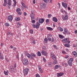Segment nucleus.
Wrapping results in <instances>:
<instances>
[{
	"instance_id": "obj_2",
	"label": "nucleus",
	"mask_w": 77,
	"mask_h": 77,
	"mask_svg": "<svg viewBox=\"0 0 77 77\" xmlns=\"http://www.w3.org/2000/svg\"><path fill=\"white\" fill-rule=\"evenodd\" d=\"M72 62H73V58H71L68 61V64L70 66H72Z\"/></svg>"
},
{
	"instance_id": "obj_25",
	"label": "nucleus",
	"mask_w": 77,
	"mask_h": 77,
	"mask_svg": "<svg viewBox=\"0 0 77 77\" xmlns=\"http://www.w3.org/2000/svg\"><path fill=\"white\" fill-rule=\"evenodd\" d=\"M0 58L2 60H3L4 59V57H3V54H1L0 55Z\"/></svg>"
},
{
	"instance_id": "obj_17",
	"label": "nucleus",
	"mask_w": 77,
	"mask_h": 77,
	"mask_svg": "<svg viewBox=\"0 0 77 77\" xmlns=\"http://www.w3.org/2000/svg\"><path fill=\"white\" fill-rule=\"evenodd\" d=\"M13 1L14 2V5H13V8H15V6H16V4H17V2L15 0H13Z\"/></svg>"
},
{
	"instance_id": "obj_27",
	"label": "nucleus",
	"mask_w": 77,
	"mask_h": 77,
	"mask_svg": "<svg viewBox=\"0 0 77 77\" xmlns=\"http://www.w3.org/2000/svg\"><path fill=\"white\" fill-rule=\"evenodd\" d=\"M15 20L16 21H18L20 20V17H16L15 18Z\"/></svg>"
},
{
	"instance_id": "obj_13",
	"label": "nucleus",
	"mask_w": 77,
	"mask_h": 77,
	"mask_svg": "<svg viewBox=\"0 0 77 77\" xmlns=\"http://www.w3.org/2000/svg\"><path fill=\"white\" fill-rule=\"evenodd\" d=\"M4 3L3 4V6H6L8 4V1L7 0H4Z\"/></svg>"
},
{
	"instance_id": "obj_37",
	"label": "nucleus",
	"mask_w": 77,
	"mask_h": 77,
	"mask_svg": "<svg viewBox=\"0 0 77 77\" xmlns=\"http://www.w3.org/2000/svg\"><path fill=\"white\" fill-rule=\"evenodd\" d=\"M64 31L65 33H67V32H68V30L66 28L64 29Z\"/></svg>"
},
{
	"instance_id": "obj_15",
	"label": "nucleus",
	"mask_w": 77,
	"mask_h": 77,
	"mask_svg": "<svg viewBox=\"0 0 77 77\" xmlns=\"http://www.w3.org/2000/svg\"><path fill=\"white\" fill-rule=\"evenodd\" d=\"M17 12L18 13V14L19 15H21V12H20V11H21L20 10V8H18L16 10Z\"/></svg>"
},
{
	"instance_id": "obj_19",
	"label": "nucleus",
	"mask_w": 77,
	"mask_h": 77,
	"mask_svg": "<svg viewBox=\"0 0 77 77\" xmlns=\"http://www.w3.org/2000/svg\"><path fill=\"white\" fill-rule=\"evenodd\" d=\"M72 54H73V55H74V56H75V57H77V52H76V51H73L72 53Z\"/></svg>"
},
{
	"instance_id": "obj_46",
	"label": "nucleus",
	"mask_w": 77,
	"mask_h": 77,
	"mask_svg": "<svg viewBox=\"0 0 77 77\" xmlns=\"http://www.w3.org/2000/svg\"><path fill=\"white\" fill-rule=\"evenodd\" d=\"M39 72H41V73H43V70L42 69L39 70Z\"/></svg>"
},
{
	"instance_id": "obj_4",
	"label": "nucleus",
	"mask_w": 77,
	"mask_h": 77,
	"mask_svg": "<svg viewBox=\"0 0 77 77\" xmlns=\"http://www.w3.org/2000/svg\"><path fill=\"white\" fill-rule=\"evenodd\" d=\"M62 18L63 20L65 21V20H68V16L66 15L65 17L63 16Z\"/></svg>"
},
{
	"instance_id": "obj_38",
	"label": "nucleus",
	"mask_w": 77,
	"mask_h": 77,
	"mask_svg": "<svg viewBox=\"0 0 77 77\" xmlns=\"http://www.w3.org/2000/svg\"><path fill=\"white\" fill-rule=\"evenodd\" d=\"M51 17H52V15H51V14H48V18H51Z\"/></svg>"
},
{
	"instance_id": "obj_40",
	"label": "nucleus",
	"mask_w": 77,
	"mask_h": 77,
	"mask_svg": "<svg viewBox=\"0 0 77 77\" xmlns=\"http://www.w3.org/2000/svg\"><path fill=\"white\" fill-rule=\"evenodd\" d=\"M43 1L44 2L48 3V2L50 1V0H43Z\"/></svg>"
},
{
	"instance_id": "obj_24",
	"label": "nucleus",
	"mask_w": 77,
	"mask_h": 77,
	"mask_svg": "<svg viewBox=\"0 0 77 77\" xmlns=\"http://www.w3.org/2000/svg\"><path fill=\"white\" fill-rule=\"evenodd\" d=\"M65 47H69L70 46V45L69 43H66L65 44Z\"/></svg>"
},
{
	"instance_id": "obj_9",
	"label": "nucleus",
	"mask_w": 77,
	"mask_h": 77,
	"mask_svg": "<svg viewBox=\"0 0 77 77\" xmlns=\"http://www.w3.org/2000/svg\"><path fill=\"white\" fill-rule=\"evenodd\" d=\"M51 57L53 59H54V60L56 59L57 58L54 55V54L53 53L51 54Z\"/></svg>"
},
{
	"instance_id": "obj_47",
	"label": "nucleus",
	"mask_w": 77,
	"mask_h": 77,
	"mask_svg": "<svg viewBox=\"0 0 77 77\" xmlns=\"http://www.w3.org/2000/svg\"><path fill=\"white\" fill-rule=\"evenodd\" d=\"M31 22L32 23H35V20H32L31 21Z\"/></svg>"
},
{
	"instance_id": "obj_62",
	"label": "nucleus",
	"mask_w": 77,
	"mask_h": 77,
	"mask_svg": "<svg viewBox=\"0 0 77 77\" xmlns=\"http://www.w3.org/2000/svg\"><path fill=\"white\" fill-rule=\"evenodd\" d=\"M35 3H36V2L35 1V0H33V4H35Z\"/></svg>"
},
{
	"instance_id": "obj_55",
	"label": "nucleus",
	"mask_w": 77,
	"mask_h": 77,
	"mask_svg": "<svg viewBox=\"0 0 77 77\" xmlns=\"http://www.w3.org/2000/svg\"><path fill=\"white\" fill-rule=\"evenodd\" d=\"M43 61H44L45 62H46V60L45 59V58H43Z\"/></svg>"
},
{
	"instance_id": "obj_14",
	"label": "nucleus",
	"mask_w": 77,
	"mask_h": 77,
	"mask_svg": "<svg viewBox=\"0 0 77 77\" xmlns=\"http://www.w3.org/2000/svg\"><path fill=\"white\" fill-rule=\"evenodd\" d=\"M62 5L64 8H67V4H66V3H65L64 2H62Z\"/></svg>"
},
{
	"instance_id": "obj_7",
	"label": "nucleus",
	"mask_w": 77,
	"mask_h": 77,
	"mask_svg": "<svg viewBox=\"0 0 77 77\" xmlns=\"http://www.w3.org/2000/svg\"><path fill=\"white\" fill-rule=\"evenodd\" d=\"M45 20V19H39V20H38V22L39 23H40L41 24H42L44 22V21Z\"/></svg>"
},
{
	"instance_id": "obj_64",
	"label": "nucleus",
	"mask_w": 77,
	"mask_h": 77,
	"mask_svg": "<svg viewBox=\"0 0 77 77\" xmlns=\"http://www.w3.org/2000/svg\"><path fill=\"white\" fill-rule=\"evenodd\" d=\"M32 26L33 27V28H35V26L34 24H33L32 25Z\"/></svg>"
},
{
	"instance_id": "obj_26",
	"label": "nucleus",
	"mask_w": 77,
	"mask_h": 77,
	"mask_svg": "<svg viewBox=\"0 0 77 77\" xmlns=\"http://www.w3.org/2000/svg\"><path fill=\"white\" fill-rule=\"evenodd\" d=\"M26 56L28 58H30H30L31 57V55H30V54L28 53L26 54Z\"/></svg>"
},
{
	"instance_id": "obj_3",
	"label": "nucleus",
	"mask_w": 77,
	"mask_h": 77,
	"mask_svg": "<svg viewBox=\"0 0 77 77\" xmlns=\"http://www.w3.org/2000/svg\"><path fill=\"white\" fill-rule=\"evenodd\" d=\"M29 70L27 68L25 69L24 71L23 72V73L25 74V75H27V74L29 72Z\"/></svg>"
},
{
	"instance_id": "obj_43",
	"label": "nucleus",
	"mask_w": 77,
	"mask_h": 77,
	"mask_svg": "<svg viewBox=\"0 0 77 77\" xmlns=\"http://www.w3.org/2000/svg\"><path fill=\"white\" fill-rule=\"evenodd\" d=\"M64 74V73H60V76H62Z\"/></svg>"
},
{
	"instance_id": "obj_12",
	"label": "nucleus",
	"mask_w": 77,
	"mask_h": 77,
	"mask_svg": "<svg viewBox=\"0 0 77 77\" xmlns=\"http://www.w3.org/2000/svg\"><path fill=\"white\" fill-rule=\"evenodd\" d=\"M53 21H54L55 23H57V22L58 21L56 17H53Z\"/></svg>"
},
{
	"instance_id": "obj_1",
	"label": "nucleus",
	"mask_w": 77,
	"mask_h": 77,
	"mask_svg": "<svg viewBox=\"0 0 77 77\" xmlns=\"http://www.w3.org/2000/svg\"><path fill=\"white\" fill-rule=\"evenodd\" d=\"M23 63L24 65H28L29 64V60L28 59L25 58L23 60Z\"/></svg>"
},
{
	"instance_id": "obj_63",
	"label": "nucleus",
	"mask_w": 77,
	"mask_h": 77,
	"mask_svg": "<svg viewBox=\"0 0 77 77\" xmlns=\"http://www.w3.org/2000/svg\"><path fill=\"white\" fill-rule=\"evenodd\" d=\"M67 8H68V10H71V8H70V7H67Z\"/></svg>"
},
{
	"instance_id": "obj_57",
	"label": "nucleus",
	"mask_w": 77,
	"mask_h": 77,
	"mask_svg": "<svg viewBox=\"0 0 77 77\" xmlns=\"http://www.w3.org/2000/svg\"><path fill=\"white\" fill-rule=\"evenodd\" d=\"M69 57V56L68 55H66V56L65 57V58L66 59H67Z\"/></svg>"
},
{
	"instance_id": "obj_51",
	"label": "nucleus",
	"mask_w": 77,
	"mask_h": 77,
	"mask_svg": "<svg viewBox=\"0 0 77 77\" xmlns=\"http://www.w3.org/2000/svg\"><path fill=\"white\" fill-rule=\"evenodd\" d=\"M54 41V39L52 37L51 39V42H53Z\"/></svg>"
},
{
	"instance_id": "obj_28",
	"label": "nucleus",
	"mask_w": 77,
	"mask_h": 77,
	"mask_svg": "<svg viewBox=\"0 0 77 77\" xmlns=\"http://www.w3.org/2000/svg\"><path fill=\"white\" fill-rule=\"evenodd\" d=\"M13 68V69H14V70H16V68H17V64H14Z\"/></svg>"
},
{
	"instance_id": "obj_58",
	"label": "nucleus",
	"mask_w": 77,
	"mask_h": 77,
	"mask_svg": "<svg viewBox=\"0 0 77 77\" xmlns=\"http://www.w3.org/2000/svg\"><path fill=\"white\" fill-rule=\"evenodd\" d=\"M57 77H60V73H58V74H57Z\"/></svg>"
},
{
	"instance_id": "obj_54",
	"label": "nucleus",
	"mask_w": 77,
	"mask_h": 77,
	"mask_svg": "<svg viewBox=\"0 0 77 77\" xmlns=\"http://www.w3.org/2000/svg\"><path fill=\"white\" fill-rule=\"evenodd\" d=\"M36 25L38 26H40V24L38 22H37L36 23Z\"/></svg>"
},
{
	"instance_id": "obj_32",
	"label": "nucleus",
	"mask_w": 77,
	"mask_h": 77,
	"mask_svg": "<svg viewBox=\"0 0 77 77\" xmlns=\"http://www.w3.org/2000/svg\"><path fill=\"white\" fill-rule=\"evenodd\" d=\"M40 6H45V4L44 3H42L40 4Z\"/></svg>"
},
{
	"instance_id": "obj_34",
	"label": "nucleus",
	"mask_w": 77,
	"mask_h": 77,
	"mask_svg": "<svg viewBox=\"0 0 77 77\" xmlns=\"http://www.w3.org/2000/svg\"><path fill=\"white\" fill-rule=\"evenodd\" d=\"M53 64L54 65H56V64H57V60H55L53 62Z\"/></svg>"
},
{
	"instance_id": "obj_35",
	"label": "nucleus",
	"mask_w": 77,
	"mask_h": 77,
	"mask_svg": "<svg viewBox=\"0 0 77 77\" xmlns=\"http://www.w3.org/2000/svg\"><path fill=\"white\" fill-rule=\"evenodd\" d=\"M29 32L31 34H33V30L32 29H30Z\"/></svg>"
},
{
	"instance_id": "obj_21",
	"label": "nucleus",
	"mask_w": 77,
	"mask_h": 77,
	"mask_svg": "<svg viewBox=\"0 0 77 77\" xmlns=\"http://www.w3.org/2000/svg\"><path fill=\"white\" fill-rule=\"evenodd\" d=\"M46 28L47 29V30H49L50 31H51V30H53V28L50 27H47Z\"/></svg>"
},
{
	"instance_id": "obj_22",
	"label": "nucleus",
	"mask_w": 77,
	"mask_h": 77,
	"mask_svg": "<svg viewBox=\"0 0 77 77\" xmlns=\"http://www.w3.org/2000/svg\"><path fill=\"white\" fill-rule=\"evenodd\" d=\"M8 6H11V0H8Z\"/></svg>"
},
{
	"instance_id": "obj_50",
	"label": "nucleus",
	"mask_w": 77,
	"mask_h": 77,
	"mask_svg": "<svg viewBox=\"0 0 77 77\" xmlns=\"http://www.w3.org/2000/svg\"><path fill=\"white\" fill-rule=\"evenodd\" d=\"M53 47L54 48H55L56 49H57V46H56V45H54Z\"/></svg>"
},
{
	"instance_id": "obj_11",
	"label": "nucleus",
	"mask_w": 77,
	"mask_h": 77,
	"mask_svg": "<svg viewBox=\"0 0 77 77\" xmlns=\"http://www.w3.org/2000/svg\"><path fill=\"white\" fill-rule=\"evenodd\" d=\"M69 40V39L68 38H66L65 39H64L63 40H62V42H63L64 43H66Z\"/></svg>"
},
{
	"instance_id": "obj_33",
	"label": "nucleus",
	"mask_w": 77,
	"mask_h": 77,
	"mask_svg": "<svg viewBox=\"0 0 77 77\" xmlns=\"http://www.w3.org/2000/svg\"><path fill=\"white\" fill-rule=\"evenodd\" d=\"M59 66L58 65H56L54 66V68L55 69H57V68H59Z\"/></svg>"
},
{
	"instance_id": "obj_29",
	"label": "nucleus",
	"mask_w": 77,
	"mask_h": 77,
	"mask_svg": "<svg viewBox=\"0 0 77 77\" xmlns=\"http://www.w3.org/2000/svg\"><path fill=\"white\" fill-rule=\"evenodd\" d=\"M59 36L60 38V39H63V38L64 36H63L61 35L60 34L59 35Z\"/></svg>"
},
{
	"instance_id": "obj_39",
	"label": "nucleus",
	"mask_w": 77,
	"mask_h": 77,
	"mask_svg": "<svg viewBox=\"0 0 77 77\" xmlns=\"http://www.w3.org/2000/svg\"><path fill=\"white\" fill-rule=\"evenodd\" d=\"M4 73L5 75H8V72H6L5 71H4Z\"/></svg>"
},
{
	"instance_id": "obj_53",
	"label": "nucleus",
	"mask_w": 77,
	"mask_h": 77,
	"mask_svg": "<svg viewBox=\"0 0 77 77\" xmlns=\"http://www.w3.org/2000/svg\"><path fill=\"white\" fill-rule=\"evenodd\" d=\"M21 59H23V57H24L23 54H21Z\"/></svg>"
},
{
	"instance_id": "obj_45",
	"label": "nucleus",
	"mask_w": 77,
	"mask_h": 77,
	"mask_svg": "<svg viewBox=\"0 0 77 77\" xmlns=\"http://www.w3.org/2000/svg\"><path fill=\"white\" fill-rule=\"evenodd\" d=\"M38 68L39 70H41V69H41V66H40L38 65Z\"/></svg>"
},
{
	"instance_id": "obj_31",
	"label": "nucleus",
	"mask_w": 77,
	"mask_h": 77,
	"mask_svg": "<svg viewBox=\"0 0 77 77\" xmlns=\"http://www.w3.org/2000/svg\"><path fill=\"white\" fill-rule=\"evenodd\" d=\"M48 66H50V67H52L53 66V65L50 62L48 63Z\"/></svg>"
},
{
	"instance_id": "obj_18",
	"label": "nucleus",
	"mask_w": 77,
	"mask_h": 77,
	"mask_svg": "<svg viewBox=\"0 0 77 77\" xmlns=\"http://www.w3.org/2000/svg\"><path fill=\"white\" fill-rule=\"evenodd\" d=\"M14 67H12V66H11L10 67V71H11V72H12V71H14L16 70H14Z\"/></svg>"
},
{
	"instance_id": "obj_48",
	"label": "nucleus",
	"mask_w": 77,
	"mask_h": 77,
	"mask_svg": "<svg viewBox=\"0 0 77 77\" xmlns=\"http://www.w3.org/2000/svg\"><path fill=\"white\" fill-rule=\"evenodd\" d=\"M13 50H14V51H16L17 50V48H16L15 47H14L13 48Z\"/></svg>"
},
{
	"instance_id": "obj_8",
	"label": "nucleus",
	"mask_w": 77,
	"mask_h": 77,
	"mask_svg": "<svg viewBox=\"0 0 77 77\" xmlns=\"http://www.w3.org/2000/svg\"><path fill=\"white\" fill-rule=\"evenodd\" d=\"M31 56L30 59L31 60L33 59H34V57H36V55L34 54H31Z\"/></svg>"
},
{
	"instance_id": "obj_44",
	"label": "nucleus",
	"mask_w": 77,
	"mask_h": 77,
	"mask_svg": "<svg viewBox=\"0 0 77 77\" xmlns=\"http://www.w3.org/2000/svg\"><path fill=\"white\" fill-rule=\"evenodd\" d=\"M36 77H40V75L38 74H36Z\"/></svg>"
},
{
	"instance_id": "obj_23",
	"label": "nucleus",
	"mask_w": 77,
	"mask_h": 77,
	"mask_svg": "<svg viewBox=\"0 0 77 77\" xmlns=\"http://www.w3.org/2000/svg\"><path fill=\"white\" fill-rule=\"evenodd\" d=\"M58 29L60 32H63V28H62L61 27H58Z\"/></svg>"
},
{
	"instance_id": "obj_36",
	"label": "nucleus",
	"mask_w": 77,
	"mask_h": 77,
	"mask_svg": "<svg viewBox=\"0 0 77 77\" xmlns=\"http://www.w3.org/2000/svg\"><path fill=\"white\" fill-rule=\"evenodd\" d=\"M5 26H7V27H9V24L8 23H5Z\"/></svg>"
},
{
	"instance_id": "obj_41",
	"label": "nucleus",
	"mask_w": 77,
	"mask_h": 77,
	"mask_svg": "<svg viewBox=\"0 0 77 77\" xmlns=\"http://www.w3.org/2000/svg\"><path fill=\"white\" fill-rule=\"evenodd\" d=\"M44 42H48V39H47V38H45L44 39Z\"/></svg>"
},
{
	"instance_id": "obj_49",
	"label": "nucleus",
	"mask_w": 77,
	"mask_h": 77,
	"mask_svg": "<svg viewBox=\"0 0 77 77\" xmlns=\"http://www.w3.org/2000/svg\"><path fill=\"white\" fill-rule=\"evenodd\" d=\"M39 26L38 25H37L35 26V28L36 29H39Z\"/></svg>"
},
{
	"instance_id": "obj_59",
	"label": "nucleus",
	"mask_w": 77,
	"mask_h": 77,
	"mask_svg": "<svg viewBox=\"0 0 77 77\" xmlns=\"http://www.w3.org/2000/svg\"><path fill=\"white\" fill-rule=\"evenodd\" d=\"M48 22H49V20H48V19H47L46 20V22L48 23Z\"/></svg>"
},
{
	"instance_id": "obj_30",
	"label": "nucleus",
	"mask_w": 77,
	"mask_h": 77,
	"mask_svg": "<svg viewBox=\"0 0 77 77\" xmlns=\"http://www.w3.org/2000/svg\"><path fill=\"white\" fill-rule=\"evenodd\" d=\"M37 55L38 56H41V53L40 51H38L37 52Z\"/></svg>"
},
{
	"instance_id": "obj_60",
	"label": "nucleus",
	"mask_w": 77,
	"mask_h": 77,
	"mask_svg": "<svg viewBox=\"0 0 77 77\" xmlns=\"http://www.w3.org/2000/svg\"><path fill=\"white\" fill-rule=\"evenodd\" d=\"M62 53H63V54H65V53H66V52H65V51H62Z\"/></svg>"
},
{
	"instance_id": "obj_5",
	"label": "nucleus",
	"mask_w": 77,
	"mask_h": 77,
	"mask_svg": "<svg viewBox=\"0 0 77 77\" xmlns=\"http://www.w3.org/2000/svg\"><path fill=\"white\" fill-rule=\"evenodd\" d=\"M13 19V17H12V15H9L8 17V20H9V21H12Z\"/></svg>"
},
{
	"instance_id": "obj_6",
	"label": "nucleus",
	"mask_w": 77,
	"mask_h": 77,
	"mask_svg": "<svg viewBox=\"0 0 77 77\" xmlns=\"http://www.w3.org/2000/svg\"><path fill=\"white\" fill-rule=\"evenodd\" d=\"M31 17L32 20H35V14L32 13L31 14Z\"/></svg>"
},
{
	"instance_id": "obj_56",
	"label": "nucleus",
	"mask_w": 77,
	"mask_h": 77,
	"mask_svg": "<svg viewBox=\"0 0 77 77\" xmlns=\"http://www.w3.org/2000/svg\"><path fill=\"white\" fill-rule=\"evenodd\" d=\"M48 38H49V37H51V35L50 34H48Z\"/></svg>"
},
{
	"instance_id": "obj_16",
	"label": "nucleus",
	"mask_w": 77,
	"mask_h": 77,
	"mask_svg": "<svg viewBox=\"0 0 77 77\" xmlns=\"http://www.w3.org/2000/svg\"><path fill=\"white\" fill-rule=\"evenodd\" d=\"M21 4L22 6H23V8H25V9L27 8V7H26V5L25 4H24V3H23V2H21Z\"/></svg>"
},
{
	"instance_id": "obj_52",
	"label": "nucleus",
	"mask_w": 77,
	"mask_h": 77,
	"mask_svg": "<svg viewBox=\"0 0 77 77\" xmlns=\"http://www.w3.org/2000/svg\"><path fill=\"white\" fill-rule=\"evenodd\" d=\"M16 59H17V60H19V57L18 55H17L16 56Z\"/></svg>"
},
{
	"instance_id": "obj_42",
	"label": "nucleus",
	"mask_w": 77,
	"mask_h": 77,
	"mask_svg": "<svg viewBox=\"0 0 77 77\" xmlns=\"http://www.w3.org/2000/svg\"><path fill=\"white\" fill-rule=\"evenodd\" d=\"M48 41H51V38L50 37H48V36L47 37Z\"/></svg>"
},
{
	"instance_id": "obj_61",
	"label": "nucleus",
	"mask_w": 77,
	"mask_h": 77,
	"mask_svg": "<svg viewBox=\"0 0 77 77\" xmlns=\"http://www.w3.org/2000/svg\"><path fill=\"white\" fill-rule=\"evenodd\" d=\"M24 14L25 16H26V15H27V13H26L25 12L24 13Z\"/></svg>"
},
{
	"instance_id": "obj_20",
	"label": "nucleus",
	"mask_w": 77,
	"mask_h": 77,
	"mask_svg": "<svg viewBox=\"0 0 77 77\" xmlns=\"http://www.w3.org/2000/svg\"><path fill=\"white\" fill-rule=\"evenodd\" d=\"M7 34L8 35H12V36H13V35H14V33H11V31H8V32Z\"/></svg>"
},
{
	"instance_id": "obj_10",
	"label": "nucleus",
	"mask_w": 77,
	"mask_h": 77,
	"mask_svg": "<svg viewBox=\"0 0 77 77\" xmlns=\"http://www.w3.org/2000/svg\"><path fill=\"white\" fill-rule=\"evenodd\" d=\"M42 53L43 55H44L45 56H47V53L44 50L42 51Z\"/></svg>"
}]
</instances>
